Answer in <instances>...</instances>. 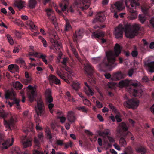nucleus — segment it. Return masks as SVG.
<instances>
[{"instance_id":"obj_25","label":"nucleus","mask_w":154,"mask_h":154,"mask_svg":"<svg viewBox=\"0 0 154 154\" xmlns=\"http://www.w3.org/2000/svg\"><path fill=\"white\" fill-rule=\"evenodd\" d=\"M91 0H81L82 5L83 6L82 7L83 9H86L88 8L90 5Z\"/></svg>"},{"instance_id":"obj_26","label":"nucleus","mask_w":154,"mask_h":154,"mask_svg":"<svg viewBox=\"0 0 154 154\" xmlns=\"http://www.w3.org/2000/svg\"><path fill=\"white\" fill-rule=\"evenodd\" d=\"M105 19L104 15L102 14H98L96 16V18L94 21H98L100 22H103Z\"/></svg>"},{"instance_id":"obj_39","label":"nucleus","mask_w":154,"mask_h":154,"mask_svg":"<svg viewBox=\"0 0 154 154\" xmlns=\"http://www.w3.org/2000/svg\"><path fill=\"white\" fill-rule=\"evenodd\" d=\"M28 24L31 27V29L32 30H36L38 29L37 27L34 24L33 22L32 21H29Z\"/></svg>"},{"instance_id":"obj_16","label":"nucleus","mask_w":154,"mask_h":154,"mask_svg":"<svg viewBox=\"0 0 154 154\" xmlns=\"http://www.w3.org/2000/svg\"><path fill=\"white\" fill-rule=\"evenodd\" d=\"M45 97L46 103H50L53 101V98L51 95L50 90H46L45 92Z\"/></svg>"},{"instance_id":"obj_13","label":"nucleus","mask_w":154,"mask_h":154,"mask_svg":"<svg viewBox=\"0 0 154 154\" xmlns=\"http://www.w3.org/2000/svg\"><path fill=\"white\" fill-rule=\"evenodd\" d=\"M125 75L120 72H118L113 74L111 78V80L112 81H118L124 78Z\"/></svg>"},{"instance_id":"obj_7","label":"nucleus","mask_w":154,"mask_h":154,"mask_svg":"<svg viewBox=\"0 0 154 154\" xmlns=\"http://www.w3.org/2000/svg\"><path fill=\"white\" fill-rule=\"evenodd\" d=\"M139 104V101L136 99H129L124 103L125 106L128 108L135 109L137 108Z\"/></svg>"},{"instance_id":"obj_24","label":"nucleus","mask_w":154,"mask_h":154,"mask_svg":"<svg viewBox=\"0 0 154 154\" xmlns=\"http://www.w3.org/2000/svg\"><path fill=\"white\" fill-rule=\"evenodd\" d=\"M110 130L108 129H105L103 131H99L98 132V134L100 136L104 137H107V136H109V135H110Z\"/></svg>"},{"instance_id":"obj_14","label":"nucleus","mask_w":154,"mask_h":154,"mask_svg":"<svg viewBox=\"0 0 154 154\" xmlns=\"http://www.w3.org/2000/svg\"><path fill=\"white\" fill-rule=\"evenodd\" d=\"M85 70L90 77L92 78L93 73L94 72V69L90 63H87L85 65Z\"/></svg>"},{"instance_id":"obj_5","label":"nucleus","mask_w":154,"mask_h":154,"mask_svg":"<svg viewBox=\"0 0 154 154\" xmlns=\"http://www.w3.org/2000/svg\"><path fill=\"white\" fill-rule=\"evenodd\" d=\"M128 129V127L127 124L124 122H122L119 125L117 128L116 131L119 134L122 135L124 137H126L127 135H130L131 134L129 131H126Z\"/></svg>"},{"instance_id":"obj_46","label":"nucleus","mask_w":154,"mask_h":154,"mask_svg":"<svg viewBox=\"0 0 154 154\" xmlns=\"http://www.w3.org/2000/svg\"><path fill=\"white\" fill-rule=\"evenodd\" d=\"M76 109L79 110L81 111L82 112L86 113L87 112V110L85 108V106H82L80 107H77L76 108Z\"/></svg>"},{"instance_id":"obj_59","label":"nucleus","mask_w":154,"mask_h":154,"mask_svg":"<svg viewBox=\"0 0 154 154\" xmlns=\"http://www.w3.org/2000/svg\"><path fill=\"white\" fill-rule=\"evenodd\" d=\"M62 67L64 69H65L68 72H70V69L67 66L64 65L62 66Z\"/></svg>"},{"instance_id":"obj_47","label":"nucleus","mask_w":154,"mask_h":154,"mask_svg":"<svg viewBox=\"0 0 154 154\" xmlns=\"http://www.w3.org/2000/svg\"><path fill=\"white\" fill-rule=\"evenodd\" d=\"M7 37L10 44L11 45L13 44L14 41L12 37L9 34L7 35Z\"/></svg>"},{"instance_id":"obj_33","label":"nucleus","mask_w":154,"mask_h":154,"mask_svg":"<svg viewBox=\"0 0 154 154\" xmlns=\"http://www.w3.org/2000/svg\"><path fill=\"white\" fill-rule=\"evenodd\" d=\"M25 4V2L20 0L16 3V6L20 8H22L23 7V5Z\"/></svg>"},{"instance_id":"obj_50","label":"nucleus","mask_w":154,"mask_h":154,"mask_svg":"<svg viewBox=\"0 0 154 154\" xmlns=\"http://www.w3.org/2000/svg\"><path fill=\"white\" fill-rule=\"evenodd\" d=\"M57 74L59 76L61 79H64L65 76L59 70H57L56 71Z\"/></svg>"},{"instance_id":"obj_56","label":"nucleus","mask_w":154,"mask_h":154,"mask_svg":"<svg viewBox=\"0 0 154 154\" xmlns=\"http://www.w3.org/2000/svg\"><path fill=\"white\" fill-rule=\"evenodd\" d=\"M20 47H16L14 48L13 50V52L14 53H18L20 49Z\"/></svg>"},{"instance_id":"obj_10","label":"nucleus","mask_w":154,"mask_h":154,"mask_svg":"<svg viewBox=\"0 0 154 154\" xmlns=\"http://www.w3.org/2000/svg\"><path fill=\"white\" fill-rule=\"evenodd\" d=\"M68 0H64L63 2L64 3V5L63 6L62 4H60L59 5V6L61 8L62 11L63 12H65L66 14H67L68 11H69L71 12H74L72 7H70L69 9L68 8Z\"/></svg>"},{"instance_id":"obj_6","label":"nucleus","mask_w":154,"mask_h":154,"mask_svg":"<svg viewBox=\"0 0 154 154\" xmlns=\"http://www.w3.org/2000/svg\"><path fill=\"white\" fill-rule=\"evenodd\" d=\"M15 95V94L13 91H8L5 94V98L7 99H14L13 103L16 104L17 108L18 109H20V107L19 104L20 100L14 98Z\"/></svg>"},{"instance_id":"obj_15","label":"nucleus","mask_w":154,"mask_h":154,"mask_svg":"<svg viewBox=\"0 0 154 154\" xmlns=\"http://www.w3.org/2000/svg\"><path fill=\"white\" fill-rule=\"evenodd\" d=\"M54 39L53 38L51 39L50 42L53 45L56 50H59L62 47L61 43L57 41V35H54Z\"/></svg>"},{"instance_id":"obj_20","label":"nucleus","mask_w":154,"mask_h":154,"mask_svg":"<svg viewBox=\"0 0 154 154\" xmlns=\"http://www.w3.org/2000/svg\"><path fill=\"white\" fill-rule=\"evenodd\" d=\"M84 84L86 86V87L85 88L84 91L85 93L88 96H92L94 94V92L91 89L86 82H85Z\"/></svg>"},{"instance_id":"obj_4","label":"nucleus","mask_w":154,"mask_h":154,"mask_svg":"<svg viewBox=\"0 0 154 154\" xmlns=\"http://www.w3.org/2000/svg\"><path fill=\"white\" fill-rule=\"evenodd\" d=\"M121 47L118 44H116L114 48L115 52L109 51L106 52L107 62H103L101 64H100V67L101 68L105 66H110L112 68L114 67L116 65V64L115 63L116 57L121 53Z\"/></svg>"},{"instance_id":"obj_54","label":"nucleus","mask_w":154,"mask_h":154,"mask_svg":"<svg viewBox=\"0 0 154 154\" xmlns=\"http://www.w3.org/2000/svg\"><path fill=\"white\" fill-rule=\"evenodd\" d=\"M96 106L98 108H101L103 107V105L102 103L98 101H96Z\"/></svg>"},{"instance_id":"obj_57","label":"nucleus","mask_w":154,"mask_h":154,"mask_svg":"<svg viewBox=\"0 0 154 154\" xmlns=\"http://www.w3.org/2000/svg\"><path fill=\"white\" fill-rule=\"evenodd\" d=\"M72 143L71 142H69L65 144V148H67L69 147H72Z\"/></svg>"},{"instance_id":"obj_23","label":"nucleus","mask_w":154,"mask_h":154,"mask_svg":"<svg viewBox=\"0 0 154 154\" xmlns=\"http://www.w3.org/2000/svg\"><path fill=\"white\" fill-rule=\"evenodd\" d=\"M83 36V31L82 30H79V31L75 32V35H74V40L75 41H77L78 39H80L82 38Z\"/></svg>"},{"instance_id":"obj_45","label":"nucleus","mask_w":154,"mask_h":154,"mask_svg":"<svg viewBox=\"0 0 154 154\" xmlns=\"http://www.w3.org/2000/svg\"><path fill=\"white\" fill-rule=\"evenodd\" d=\"M32 78H29L27 79H22V82L24 84L27 85L28 84L30 83L31 82Z\"/></svg>"},{"instance_id":"obj_34","label":"nucleus","mask_w":154,"mask_h":154,"mask_svg":"<svg viewBox=\"0 0 154 154\" xmlns=\"http://www.w3.org/2000/svg\"><path fill=\"white\" fill-rule=\"evenodd\" d=\"M136 151L137 152L141 153L142 154H144L146 151L145 148L142 147L137 148L136 149Z\"/></svg>"},{"instance_id":"obj_3","label":"nucleus","mask_w":154,"mask_h":154,"mask_svg":"<svg viewBox=\"0 0 154 154\" xmlns=\"http://www.w3.org/2000/svg\"><path fill=\"white\" fill-rule=\"evenodd\" d=\"M140 83L137 81L122 80L119 83V87H126L127 89L130 93H132L134 97L141 96L143 91L139 86Z\"/></svg>"},{"instance_id":"obj_27","label":"nucleus","mask_w":154,"mask_h":154,"mask_svg":"<svg viewBox=\"0 0 154 154\" xmlns=\"http://www.w3.org/2000/svg\"><path fill=\"white\" fill-rule=\"evenodd\" d=\"M104 35V33L103 32H95L93 33L92 35V38H99L100 37H103Z\"/></svg>"},{"instance_id":"obj_41","label":"nucleus","mask_w":154,"mask_h":154,"mask_svg":"<svg viewBox=\"0 0 154 154\" xmlns=\"http://www.w3.org/2000/svg\"><path fill=\"white\" fill-rule=\"evenodd\" d=\"M45 131L48 137L50 139H51L52 136L51 134L50 129L48 128L47 127L45 128Z\"/></svg>"},{"instance_id":"obj_21","label":"nucleus","mask_w":154,"mask_h":154,"mask_svg":"<svg viewBox=\"0 0 154 154\" xmlns=\"http://www.w3.org/2000/svg\"><path fill=\"white\" fill-rule=\"evenodd\" d=\"M48 79L50 82H54V83L57 85H59L60 84V80L57 79L56 76L51 75L48 77Z\"/></svg>"},{"instance_id":"obj_38","label":"nucleus","mask_w":154,"mask_h":154,"mask_svg":"<svg viewBox=\"0 0 154 154\" xmlns=\"http://www.w3.org/2000/svg\"><path fill=\"white\" fill-rule=\"evenodd\" d=\"M34 142L35 144L34 148L36 149H38L39 148L40 143L39 140L36 137L34 138Z\"/></svg>"},{"instance_id":"obj_48","label":"nucleus","mask_w":154,"mask_h":154,"mask_svg":"<svg viewBox=\"0 0 154 154\" xmlns=\"http://www.w3.org/2000/svg\"><path fill=\"white\" fill-rule=\"evenodd\" d=\"M72 52L74 53V55L75 56V57L77 58V59H78V60L79 61L81 62V59L79 58L78 55V54L77 53L76 51V50H75V49L73 48L72 47Z\"/></svg>"},{"instance_id":"obj_11","label":"nucleus","mask_w":154,"mask_h":154,"mask_svg":"<svg viewBox=\"0 0 154 154\" xmlns=\"http://www.w3.org/2000/svg\"><path fill=\"white\" fill-rule=\"evenodd\" d=\"M27 88L29 90L28 93V97L30 101H32L34 100L36 95L35 89L33 86L30 85L28 86Z\"/></svg>"},{"instance_id":"obj_8","label":"nucleus","mask_w":154,"mask_h":154,"mask_svg":"<svg viewBox=\"0 0 154 154\" xmlns=\"http://www.w3.org/2000/svg\"><path fill=\"white\" fill-rule=\"evenodd\" d=\"M17 122V118L15 116H12L8 122L4 120V124L7 128L11 130L14 128L15 123Z\"/></svg>"},{"instance_id":"obj_52","label":"nucleus","mask_w":154,"mask_h":154,"mask_svg":"<svg viewBox=\"0 0 154 154\" xmlns=\"http://www.w3.org/2000/svg\"><path fill=\"white\" fill-rule=\"evenodd\" d=\"M107 137L110 143H113L115 142V140L113 137L110 136H107Z\"/></svg>"},{"instance_id":"obj_9","label":"nucleus","mask_w":154,"mask_h":154,"mask_svg":"<svg viewBox=\"0 0 154 154\" xmlns=\"http://www.w3.org/2000/svg\"><path fill=\"white\" fill-rule=\"evenodd\" d=\"M36 112L38 116L41 115L44 111V105L42 100L40 99L38 100L37 105L35 107Z\"/></svg>"},{"instance_id":"obj_42","label":"nucleus","mask_w":154,"mask_h":154,"mask_svg":"<svg viewBox=\"0 0 154 154\" xmlns=\"http://www.w3.org/2000/svg\"><path fill=\"white\" fill-rule=\"evenodd\" d=\"M82 100L83 101V103L85 105H87L88 106H89L91 105V103L90 101L86 98L85 97L84 98H83L82 99Z\"/></svg>"},{"instance_id":"obj_44","label":"nucleus","mask_w":154,"mask_h":154,"mask_svg":"<svg viewBox=\"0 0 154 154\" xmlns=\"http://www.w3.org/2000/svg\"><path fill=\"white\" fill-rule=\"evenodd\" d=\"M132 153L133 152L130 146H128L126 149V152L125 154H132Z\"/></svg>"},{"instance_id":"obj_55","label":"nucleus","mask_w":154,"mask_h":154,"mask_svg":"<svg viewBox=\"0 0 154 154\" xmlns=\"http://www.w3.org/2000/svg\"><path fill=\"white\" fill-rule=\"evenodd\" d=\"M134 69L132 68L130 69L128 71V74L129 77H131L133 74Z\"/></svg>"},{"instance_id":"obj_64","label":"nucleus","mask_w":154,"mask_h":154,"mask_svg":"<svg viewBox=\"0 0 154 154\" xmlns=\"http://www.w3.org/2000/svg\"><path fill=\"white\" fill-rule=\"evenodd\" d=\"M99 120L101 122H103V119L102 116L100 114H98L97 116Z\"/></svg>"},{"instance_id":"obj_62","label":"nucleus","mask_w":154,"mask_h":154,"mask_svg":"<svg viewBox=\"0 0 154 154\" xmlns=\"http://www.w3.org/2000/svg\"><path fill=\"white\" fill-rule=\"evenodd\" d=\"M138 54V53L137 51H134L132 52L131 55L134 57H136Z\"/></svg>"},{"instance_id":"obj_49","label":"nucleus","mask_w":154,"mask_h":154,"mask_svg":"<svg viewBox=\"0 0 154 154\" xmlns=\"http://www.w3.org/2000/svg\"><path fill=\"white\" fill-rule=\"evenodd\" d=\"M56 143L57 145L62 146L63 144V140H56Z\"/></svg>"},{"instance_id":"obj_35","label":"nucleus","mask_w":154,"mask_h":154,"mask_svg":"<svg viewBox=\"0 0 154 154\" xmlns=\"http://www.w3.org/2000/svg\"><path fill=\"white\" fill-rule=\"evenodd\" d=\"M119 144L121 146L125 147L127 144L125 139L122 137H121L119 140Z\"/></svg>"},{"instance_id":"obj_58","label":"nucleus","mask_w":154,"mask_h":154,"mask_svg":"<svg viewBox=\"0 0 154 154\" xmlns=\"http://www.w3.org/2000/svg\"><path fill=\"white\" fill-rule=\"evenodd\" d=\"M58 118L60 119V122L62 123H63L66 119L65 117L63 116H59L58 117Z\"/></svg>"},{"instance_id":"obj_53","label":"nucleus","mask_w":154,"mask_h":154,"mask_svg":"<svg viewBox=\"0 0 154 154\" xmlns=\"http://www.w3.org/2000/svg\"><path fill=\"white\" fill-rule=\"evenodd\" d=\"M38 54V53L36 52H30L29 54H28L27 56H34L37 57Z\"/></svg>"},{"instance_id":"obj_17","label":"nucleus","mask_w":154,"mask_h":154,"mask_svg":"<svg viewBox=\"0 0 154 154\" xmlns=\"http://www.w3.org/2000/svg\"><path fill=\"white\" fill-rule=\"evenodd\" d=\"M145 65L147 67V70L150 73L154 72V61L150 62L145 63ZM152 80L154 81V76Z\"/></svg>"},{"instance_id":"obj_43","label":"nucleus","mask_w":154,"mask_h":154,"mask_svg":"<svg viewBox=\"0 0 154 154\" xmlns=\"http://www.w3.org/2000/svg\"><path fill=\"white\" fill-rule=\"evenodd\" d=\"M47 105L48 106V108L50 110V112L51 113H52L53 112V110L52 109V108L54 106V105L53 104L50 103H46Z\"/></svg>"},{"instance_id":"obj_40","label":"nucleus","mask_w":154,"mask_h":154,"mask_svg":"<svg viewBox=\"0 0 154 154\" xmlns=\"http://www.w3.org/2000/svg\"><path fill=\"white\" fill-rule=\"evenodd\" d=\"M71 86L74 89L77 90L79 88V83L77 82H74Z\"/></svg>"},{"instance_id":"obj_37","label":"nucleus","mask_w":154,"mask_h":154,"mask_svg":"<svg viewBox=\"0 0 154 154\" xmlns=\"http://www.w3.org/2000/svg\"><path fill=\"white\" fill-rule=\"evenodd\" d=\"M139 20L142 23H143L146 19L144 14H140L139 16Z\"/></svg>"},{"instance_id":"obj_18","label":"nucleus","mask_w":154,"mask_h":154,"mask_svg":"<svg viewBox=\"0 0 154 154\" xmlns=\"http://www.w3.org/2000/svg\"><path fill=\"white\" fill-rule=\"evenodd\" d=\"M21 141L24 146L25 148L30 146L32 145L31 140L30 139L27 138L26 136L23 137Z\"/></svg>"},{"instance_id":"obj_29","label":"nucleus","mask_w":154,"mask_h":154,"mask_svg":"<svg viewBox=\"0 0 154 154\" xmlns=\"http://www.w3.org/2000/svg\"><path fill=\"white\" fill-rule=\"evenodd\" d=\"M66 24L65 27L64 31H68L72 29L71 26L70 24L69 21L67 19L65 20Z\"/></svg>"},{"instance_id":"obj_22","label":"nucleus","mask_w":154,"mask_h":154,"mask_svg":"<svg viewBox=\"0 0 154 154\" xmlns=\"http://www.w3.org/2000/svg\"><path fill=\"white\" fill-rule=\"evenodd\" d=\"M33 125L32 122H29L27 123L26 126L24 129L23 130V131L25 133H27L28 132L32 131V130Z\"/></svg>"},{"instance_id":"obj_1","label":"nucleus","mask_w":154,"mask_h":154,"mask_svg":"<svg viewBox=\"0 0 154 154\" xmlns=\"http://www.w3.org/2000/svg\"><path fill=\"white\" fill-rule=\"evenodd\" d=\"M140 28V25L137 24L132 25L126 24L124 26L119 24L115 29L114 33L116 38H118L122 37L123 32L124 31L127 37L132 38L138 34Z\"/></svg>"},{"instance_id":"obj_51","label":"nucleus","mask_w":154,"mask_h":154,"mask_svg":"<svg viewBox=\"0 0 154 154\" xmlns=\"http://www.w3.org/2000/svg\"><path fill=\"white\" fill-rule=\"evenodd\" d=\"M143 41V43L144 45V50H146L148 48V42L146 41V40L143 39L142 40Z\"/></svg>"},{"instance_id":"obj_2","label":"nucleus","mask_w":154,"mask_h":154,"mask_svg":"<svg viewBox=\"0 0 154 154\" xmlns=\"http://www.w3.org/2000/svg\"><path fill=\"white\" fill-rule=\"evenodd\" d=\"M138 0H120L116 2L114 5L119 11L123 10L125 5L127 8L128 11L132 14L128 16V18L131 20L136 19L137 14L136 9L139 7V4L137 2Z\"/></svg>"},{"instance_id":"obj_61","label":"nucleus","mask_w":154,"mask_h":154,"mask_svg":"<svg viewBox=\"0 0 154 154\" xmlns=\"http://www.w3.org/2000/svg\"><path fill=\"white\" fill-rule=\"evenodd\" d=\"M67 58H65L63 59V60L62 62V63L63 64V66L66 65V63L67 61Z\"/></svg>"},{"instance_id":"obj_28","label":"nucleus","mask_w":154,"mask_h":154,"mask_svg":"<svg viewBox=\"0 0 154 154\" xmlns=\"http://www.w3.org/2000/svg\"><path fill=\"white\" fill-rule=\"evenodd\" d=\"M37 4L36 0H29L28 6L30 8H35Z\"/></svg>"},{"instance_id":"obj_60","label":"nucleus","mask_w":154,"mask_h":154,"mask_svg":"<svg viewBox=\"0 0 154 154\" xmlns=\"http://www.w3.org/2000/svg\"><path fill=\"white\" fill-rule=\"evenodd\" d=\"M15 34L16 36L18 38H20L21 37V34L17 31H15Z\"/></svg>"},{"instance_id":"obj_19","label":"nucleus","mask_w":154,"mask_h":154,"mask_svg":"<svg viewBox=\"0 0 154 154\" xmlns=\"http://www.w3.org/2000/svg\"><path fill=\"white\" fill-rule=\"evenodd\" d=\"M67 118L68 121L69 122H74L75 119V118L74 116V112L72 111H68Z\"/></svg>"},{"instance_id":"obj_30","label":"nucleus","mask_w":154,"mask_h":154,"mask_svg":"<svg viewBox=\"0 0 154 154\" xmlns=\"http://www.w3.org/2000/svg\"><path fill=\"white\" fill-rule=\"evenodd\" d=\"M16 62L17 63L20 64V66L23 67V68L26 67V64L22 58H19L17 59Z\"/></svg>"},{"instance_id":"obj_32","label":"nucleus","mask_w":154,"mask_h":154,"mask_svg":"<svg viewBox=\"0 0 154 154\" xmlns=\"http://www.w3.org/2000/svg\"><path fill=\"white\" fill-rule=\"evenodd\" d=\"M13 86L16 89H20L23 87L22 85L18 81L13 83Z\"/></svg>"},{"instance_id":"obj_31","label":"nucleus","mask_w":154,"mask_h":154,"mask_svg":"<svg viewBox=\"0 0 154 154\" xmlns=\"http://www.w3.org/2000/svg\"><path fill=\"white\" fill-rule=\"evenodd\" d=\"M150 6L146 4L143 5L141 7V10L142 12L144 14H146L148 12L149 9L150 8Z\"/></svg>"},{"instance_id":"obj_12","label":"nucleus","mask_w":154,"mask_h":154,"mask_svg":"<svg viewBox=\"0 0 154 154\" xmlns=\"http://www.w3.org/2000/svg\"><path fill=\"white\" fill-rule=\"evenodd\" d=\"M47 16L49 20L54 23L56 22L55 15L52 10L51 8H48L45 10Z\"/></svg>"},{"instance_id":"obj_63","label":"nucleus","mask_w":154,"mask_h":154,"mask_svg":"<svg viewBox=\"0 0 154 154\" xmlns=\"http://www.w3.org/2000/svg\"><path fill=\"white\" fill-rule=\"evenodd\" d=\"M13 69L15 71V72H18L19 70L18 66L17 65L14 64Z\"/></svg>"},{"instance_id":"obj_36","label":"nucleus","mask_w":154,"mask_h":154,"mask_svg":"<svg viewBox=\"0 0 154 154\" xmlns=\"http://www.w3.org/2000/svg\"><path fill=\"white\" fill-rule=\"evenodd\" d=\"M101 60V57H93L91 58V60L92 63L94 64H96L99 63Z\"/></svg>"}]
</instances>
